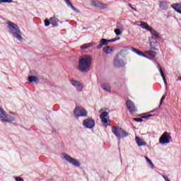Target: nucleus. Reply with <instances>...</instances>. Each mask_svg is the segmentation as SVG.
Returning a JSON list of instances; mask_svg holds the SVG:
<instances>
[{"label":"nucleus","mask_w":181,"mask_h":181,"mask_svg":"<svg viewBox=\"0 0 181 181\" xmlns=\"http://www.w3.org/2000/svg\"><path fill=\"white\" fill-rule=\"evenodd\" d=\"M108 42H110V40H106L104 38L100 40L99 45L97 46V49H101V47L103 46H107L108 45Z\"/></svg>","instance_id":"obj_17"},{"label":"nucleus","mask_w":181,"mask_h":181,"mask_svg":"<svg viewBox=\"0 0 181 181\" xmlns=\"http://www.w3.org/2000/svg\"><path fill=\"white\" fill-rule=\"evenodd\" d=\"M83 125L85 128L93 129L95 127V121L93 118H87L83 120Z\"/></svg>","instance_id":"obj_5"},{"label":"nucleus","mask_w":181,"mask_h":181,"mask_svg":"<svg viewBox=\"0 0 181 181\" xmlns=\"http://www.w3.org/2000/svg\"><path fill=\"white\" fill-rule=\"evenodd\" d=\"M0 118L1 119V122H12L15 121V117L6 114V112L0 107Z\"/></svg>","instance_id":"obj_4"},{"label":"nucleus","mask_w":181,"mask_h":181,"mask_svg":"<svg viewBox=\"0 0 181 181\" xmlns=\"http://www.w3.org/2000/svg\"><path fill=\"white\" fill-rule=\"evenodd\" d=\"M102 88L105 90V91H107V93H111V87L108 83H103L101 85Z\"/></svg>","instance_id":"obj_24"},{"label":"nucleus","mask_w":181,"mask_h":181,"mask_svg":"<svg viewBox=\"0 0 181 181\" xmlns=\"http://www.w3.org/2000/svg\"><path fill=\"white\" fill-rule=\"evenodd\" d=\"M148 32H150V33L151 34V36H153V37H154L155 39H159V33H158V32H156V30H153L151 28V30H149Z\"/></svg>","instance_id":"obj_22"},{"label":"nucleus","mask_w":181,"mask_h":181,"mask_svg":"<svg viewBox=\"0 0 181 181\" xmlns=\"http://www.w3.org/2000/svg\"><path fill=\"white\" fill-rule=\"evenodd\" d=\"M172 8L175 10L176 12L181 14V4H175L172 6Z\"/></svg>","instance_id":"obj_21"},{"label":"nucleus","mask_w":181,"mask_h":181,"mask_svg":"<svg viewBox=\"0 0 181 181\" xmlns=\"http://www.w3.org/2000/svg\"><path fill=\"white\" fill-rule=\"evenodd\" d=\"M157 42H151L150 43V46L151 47V49H153V50H159L158 48H157Z\"/></svg>","instance_id":"obj_28"},{"label":"nucleus","mask_w":181,"mask_h":181,"mask_svg":"<svg viewBox=\"0 0 181 181\" xmlns=\"http://www.w3.org/2000/svg\"><path fill=\"white\" fill-rule=\"evenodd\" d=\"M169 136H170L169 133L167 132H164L159 139L160 144L162 145H165V144H169V142H170V140H169Z\"/></svg>","instance_id":"obj_10"},{"label":"nucleus","mask_w":181,"mask_h":181,"mask_svg":"<svg viewBox=\"0 0 181 181\" xmlns=\"http://www.w3.org/2000/svg\"><path fill=\"white\" fill-rule=\"evenodd\" d=\"M115 33L117 36H119V35H121V30L119 29H115Z\"/></svg>","instance_id":"obj_35"},{"label":"nucleus","mask_w":181,"mask_h":181,"mask_svg":"<svg viewBox=\"0 0 181 181\" xmlns=\"http://www.w3.org/2000/svg\"><path fill=\"white\" fill-rule=\"evenodd\" d=\"M157 110H159V108H157V109H156V110H153V111H156Z\"/></svg>","instance_id":"obj_41"},{"label":"nucleus","mask_w":181,"mask_h":181,"mask_svg":"<svg viewBox=\"0 0 181 181\" xmlns=\"http://www.w3.org/2000/svg\"><path fill=\"white\" fill-rule=\"evenodd\" d=\"M51 25H53V26H59V18H57L56 16H53L49 18Z\"/></svg>","instance_id":"obj_18"},{"label":"nucleus","mask_w":181,"mask_h":181,"mask_svg":"<svg viewBox=\"0 0 181 181\" xmlns=\"http://www.w3.org/2000/svg\"><path fill=\"white\" fill-rule=\"evenodd\" d=\"M90 4L92 6H94L95 8H98V9L105 10L108 8V5L101 3L98 1H92L90 2Z\"/></svg>","instance_id":"obj_8"},{"label":"nucleus","mask_w":181,"mask_h":181,"mask_svg":"<svg viewBox=\"0 0 181 181\" xmlns=\"http://www.w3.org/2000/svg\"><path fill=\"white\" fill-rule=\"evenodd\" d=\"M125 64V62H124V60L122 59L119 58V55H117L113 60V66L115 67H122Z\"/></svg>","instance_id":"obj_9"},{"label":"nucleus","mask_w":181,"mask_h":181,"mask_svg":"<svg viewBox=\"0 0 181 181\" xmlns=\"http://www.w3.org/2000/svg\"><path fill=\"white\" fill-rule=\"evenodd\" d=\"M64 1L66 4L67 6H69L75 12H77V8H76V7H74V6H73V4H71V2H70V0H64Z\"/></svg>","instance_id":"obj_27"},{"label":"nucleus","mask_w":181,"mask_h":181,"mask_svg":"<svg viewBox=\"0 0 181 181\" xmlns=\"http://www.w3.org/2000/svg\"><path fill=\"white\" fill-rule=\"evenodd\" d=\"M93 45H94V43H93V42L83 44V45L81 46V49L82 50H86V49H88V48L91 47V46H93Z\"/></svg>","instance_id":"obj_26"},{"label":"nucleus","mask_w":181,"mask_h":181,"mask_svg":"<svg viewBox=\"0 0 181 181\" xmlns=\"http://www.w3.org/2000/svg\"><path fill=\"white\" fill-rule=\"evenodd\" d=\"M165 98H166V93L162 96L160 101V106L162 105V104H163V100H165Z\"/></svg>","instance_id":"obj_33"},{"label":"nucleus","mask_w":181,"mask_h":181,"mask_svg":"<svg viewBox=\"0 0 181 181\" xmlns=\"http://www.w3.org/2000/svg\"><path fill=\"white\" fill-rule=\"evenodd\" d=\"M12 0H0V4H11Z\"/></svg>","instance_id":"obj_31"},{"label":"nucleus","mask_w":181,"mask_h":181,"mask_svg":"<svg viewBox=\"0 0 181 181\" xmlns=\"http://www.w3.org/2000/svg\"><path fill=\"white\" fill-rule=\"evenodd\" d=\"M151 117H153V115H144L141 116V118H143L144 119H146L148 118H151Z\"/></svg>","instance_id":"obj_32"},{"label":"nucleus","mask_w":181,"mask_h":181,"mask_svg":"<svg viewBox=\"0 0 181 181\" xmlns=\"http://www.w3.org/2000/svg\"><path fill=\"white\" fill-rule=\"evenodd\" d=\"M71 83L74 87L76 88L77 91H83V83H80L78 81L71 80Z\"/></svg>","instance_id":"obj_11"},{"label":"nucleus","mask_w":181,"mask_h":181,"mask_svg":"<svg viewBox=\"0 0 181 181\" xmlns=\"http://www.w3.org/2000/svg\"><path fill=\"white\" fill-rule=\"evenodd\" d=\"M145 159L146 160V162L151 166L152 168H155V165H153V163H152V160L149 159L148 157H145Z\"/></svg>","instance_id":"obj_29"},{"label":"nucleus","mask_w":181,"mask_h":181,"mask_svg":"<svg viewBox=\"0 0 181 181\" xmlns=\"http://www.w3.org/2000/svg\"><path fill=\"white\" fill-rule=\"evenodd\" d=\"M126 105L127 107V110H129V112H135L136 109H135V105L134 104V102L131 100H128L126 102Z\"/></svg>","instance_id":"obj_12"},{"label":"nucleus","mask_w":181,"mask_h":181,"mask_svg":"<svg viewBox=\"0 0 181 181\" xmlns=\"http://www.w3.org/2000/svg\"><path fill=\"white\" fill-rule=\"evenodd\" d=\"M134 121H136V122H142V121H144V119H142V117H137V118H134L133 119Z\"/></svg>","instance_id":"obj_34"},{"label":"nucleus","mask_w":181,"mask_h":181,"mask_svg":"<svg viewBox=\"0 0 181 181\" xmlns=\"http://www.w3.org/2000/svg\"><path fill=\"white\" fill-rule=\"evenodd\" d=\"M93 64V58L90 55H82L79 57V64L78 66V71L87 73L90 71V69Z\"/></svg>","instance_id":"obj_1"},{"label":"nucleus","mask_w":181,"mask_h":181,"mask_svg":"<svg viewBox=\"0 0 181 181\" xmlns=\"http://www.w3.org/2000/svg\"><path fill=\"white\" fill-rule=\"evenodd\" d=\"M63 156L66 162L71 163V165H74V166H81V164L80 163V162H78V160H77L76 159L71 158V156H70L69 155L64 153Z\"/></svg>","instance_id":"obj_6"},{"label":"nucleus","mask_w":181,"mask_h":181,"mask_svg":"<svg viewBox=\"0 0 181 181\" xmlns=\"http://www.w3.org/2000/svg\"><path fill=\"white\" fill-rule=\"evenodd\" d=\"M163 179H164L165 181H170V180L169 179V177H168V176L163 175Z\"/></svg>","instance_id":"obj_39"},{"label":"nucleus","mask_w":181,"mask_h":181,"mask_svg":"<svg viewBox=\"0 0 181 181\" xmlns=\"http://www.w3.org/2000/svg\"><path fill=\"white\" fill-rule=\"evenodd\" d=\"M15 180H16V181H25V180H23V178H22V177H15Z\"/></svg>","instance_id":"obj_38"},{"label":"nucleus","mask_w":181,"mask_h":181,"mask_svg":"<svg viewBox=\"0 0 181 181\" xmlns=\"http://www.w3.org/2000/svg\"><path fill=\"white\" fill-rule=\"evenodd\" d=\"M112 132L117 136V139L120 140L121 138H127L128 132H125L122 128L118 127H112Z\"/></svg>","instance_id":"obj_3"},{"label":"nucleus","mask_w":181,"mask_h":181,"mask_svg":"<svg viewBox=\"0 0 181 181\" xmlns=\"http://www.w3.org/2000/svg\"><path fill=\"white\" fill-rule=\"evenodd\" d=\"M7 23L8 25V29L11 33H12L13 36L16 37V39H18V40H23V37H22V32L21 31L19 26L11 21L8 22Z\"/></svg>","instance_id":"obj_2"},{"label":"nucleus","mask_w":181,"mask_h":181,"mask_svg":"<svg viewBox=\"0 0 181 181\" xmlns=\"http://www.w3.org/2000/svg\"><path fill=\"white\" fill-rule=\"evenodd\" d=\"M28 81H29V83H36V84H37L39 83V78L37 76H30L28 77Z\"/></svg>","instance_id":"obj_20"},{"label":"nucleus","mask_w":181,"mask_h":181,"mask_svg":"<svg viewBox=\"0 0 181 181\" xmlns=\"http://www.w3.org/2000/svg\"><path fill=\"white\" fill-rule=\"evenodd\" d=\"M76 117H87L88 112L83 107H76L74 110Z\"/></svg>","instance_id":"obj_7"},{"label":"nucleus","mask_w":181,"mask_h":181,"mask_svg":"<svg viewBox=\"0 0 181 181\" xmlns=\"http://www.w3.org/2000/svg\"><path fill=\"white\" fill-rule=\"evenodd\" d=\"M119 37L109 40V42H117V40H119Z\"/></svg>","instance_id":"obj_37"},{"label":"nucleus","mask_w":181,"mask_h":181,"mask_svg":"<svg viewBox=\"0 0 181 181\" xmlns=\"http://www.w3.org/2000/svg\"><path fill=\"white\" fill-rule=\"evenodd\" d=\"M158 70L160 71L161 77L163 78L164 84H165V86H168V82L166 81V77H165V73H163V70H162V68L160 66H158Z\"/></svg>","instance_id":"obj_23"},{"label":"nucleus","mask_w":181,"mask_h":181,"mask_svg":"<svg viewBox=\"0 0 181 181\" xmlns=\"http://www.w3.org/2000/svg\"><path fill=\"white\" fill-rule=\"evenodd\" d=\"M158 5L159 8L163 11H166V9H168V3L166 2L160 1Z\"/></svg>","instance_id":"obj_25"},{"label":"nucleus","mask_w":181,"mask_h":181,"mask_svg":"<svg viewBox=\"0 0 181 181\" xmlns=\"http://www.w3.org/2000/svg\"><path fill=\"white\" fill-rule=\"evenodd\" d=\"M107 117H108V112H103L100 116L102 124H108V119H107Z\"/></svg>","instance_id":"obj_13"},{"label":"nucleus","mask_w":181,"mask_h":181,"mask_svg":"<svg viewBox=\"0 0 181 181\" xmlns=\"http://www.w3.org/2000/svg\"><path fill=\"white\" fill-rule=\"evenodd\" d=\"M128 49H129V50H131L134 53H136V54L141 56V57H146V54H145L142 52L136 49L135 47H128Z\"/></svg>","instance_id":"obj_14"},{"label":"nucleus","mask_w":181,"mask_h":181,"mask_svg":"<svg viewBox=\"0 0 181 181\" xmlns=\"http://www.w3.org/2000/svg\"><path fill=\"white\" fill-rule=\"evenodd\" d=\"M103 52L105 54H111V53L114 52V47L113 46H106L103 48Z\"/></svg>","instance_id":"obj_15"},{"label":"nucleus","mask_w":181,"mask_h":181,"mask_svg":"<svg viewBox=\"0 0 181 181\" xmlns=\"http://www.w3.org/2000/svg\"><path fill=\"white\" fill-rule=\"evenodd\" d=\"M135 139L138 146H144L146 145V142L144 141L142 139H139V137L136 136Z\"/></svg>","instance_id":"obj_19"},{"label":"nucleus","mask_w":181,"mask_h":181,"mask_svg":"<svg viewBox=\"0 0 181 181\" xmlns=\"http://www.w3.org/2000/svg\"><path fill=\"white\" fill-rule=\"evenodd\" d=\"M147 53L148 56H151V57H156V52L153 51H148Z\"/></svg>","instance_id":"obj_30"},{"label":"nucleus","mask_w":181,"mask_h":181,"mask_svg":"<svg viewBox=\"0 0 181 181\" xmlns=\"http://www.w3.org/2000/svg\"><path fill=\"white\" fill-rule=\"evenodd\" d=\"M139 26L140 28H142V29H146V30H148V32L149 30H152V27L149 26L148 23H146L145 21H141Z\"/></svg>","instance_id":"obj_16"},{"label":"nucleus","mask_w":181,"mask_h":181,"mask_svg":"<svg viewBox=\"0 0 181 181\" xmlns=\"http://www.w3.org/2000/svg\"><path fill=\"white\" fill-rule=\"evenodd\" d=\"M150 112H153V111H151Z\"/></svg>","instance_id":"obj_43"},{"label":"nucleus","mask_w":181,"mask_h":181,"mask_svg":"<svg viewBox=\"0 0 181 181\" xmlns=\"http://www.w3.org/2000/svg\"><path fill=\"white\" fill-rule=\"evenodd\" d=\"M129 6L133 11H134L135 12H136V8L132 7V4H129Z\"/></svg>","instance_id":"obj_40"},{"label":"nucleus","mask_w":181,"mask_h":181,"mask_svg":"<svg viewBox=\"0 0 181 181\" xmlns=\"http://www.w3.org/2000/svg\"><path fill=\"white\" fill-rule=\"evenodd\" d=\"M105 128H107V127H108V125H107V124H105Z\"/></svg>","instance_id":"obj_42"},{"label":"nucleus","mask_w":181,"mask_h":181,"mask_svg":"<svg viewBox=\"0 0 181 181\" xmlns=\"http://www.w3.org/2000/svg\"><path fill=\"white\" fill-rule=\"evenodd\" d=\"M50 21H49V20H47V19H46V20H45V26H49V25H50Z\"/></svg>","instance_id":"obj_36"}]
</instances>
